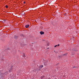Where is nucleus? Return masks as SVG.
<instances>
[{
	"label": "nucleus",
	"instance_id": "0eeeda50",
	"mask_svg": "<svg viewBox=\"0 0 79 79\" xmlns=\"http://www.w3.org/2000/svg\"><path fill=\"white\" fill-rule=\"evenodd\" d=\"M43 67H44V66L43 65H41V66H40V68H43Z\"/></svg>",
	"mask_w": 79,
	"mask_h": 79
},
{
	"label": "nucleus",
	"instance_id": "6e6552de",
	"mask_svg": "<svg viewBox=\"0 0 79 79\" xmlns=\"http://www.w3.org/2000/svg\"><path fill=\"white\" fill-rule=\"evenodd\" d=\"M44 65H47V63H45V62H44Z\"/></svg>",
	"mask_w": 79,
	"mask_h": 79
},
{
	"label": "nucleus",
	"instance_id": "7ed1b4c3",
	"mask_svg": "<svg viewBox=\"0 0 79 79\" xmlns=\"http://www.w3.org/2000/svg\"><path fill=\"white\" fill-rule=\"evenodd\" d=\"M41 79H44V78H45V76L44 75L43 76H41Z\"/></svg>",
	"mask_w": 79,
	"mask_h": 79
},
{
	"label": "nucleus",
	"instance_id": "9b49d317",
	"mask_svg": "<svg viewBox=\"0 0 79 79\" xmlns=\"http://www.w3.org/2000/svg\"><path fill=\"white\" fill-rule=\"evenodd\" d=\"M76 68V66H74V67H73V68Z\"/></svg>",
	"mask_w": 79,
	"mask_h": 79
},
{
	"label": "nucleus",
	"instance_id": "f03ea898",
	"mask_svg": "<svg viewBox=\"0 0 79 79\" xmlns=\"http://www.w3.org/2000/svg\"><path fill=\"white\" fill-rule=\"evenodd\" d=\"M40 34H41V35H42L44 34V32L42 31H41L40 32Z\"/></svg>",
	"mask_w": 79,
	"mask_h": 79
},
{
	"label": "nucleus",
	"instance_id": "39448f33",
	"mask_svg": "<svg viewBox=\"0 0 79 79\" xmlns=\"http://www.w3.org/2000/svg\"><path fill=\"white\" fill-rule=\"evenodd\" d=\"M2 75H3V74L1 73V76L0 77V78H2Z\"/></svg>",
	"mask_w": 79,
	"mask_h": 79
},
{
	"label": "nucleus",
	"instance_id": "423d86ee",
	"mask_svg": "<svg viewBox=\"0 0 79 79\" xmlns=\"http://www.w3.org/2000/svg\"><path fill=\"white\" fill-rule=\"evenodd\" d=\"M14 38L15 39H18V37H17V36H15V37H14Z\"/></svg>",
	"mask_w": 79,
	"mask_h": 79
},
{
	"label": "nucleus",
	"instance_id": "20e7f679",
	"mask_svg": "<svg viewBox=\"0 0 79 79\" xmlns=\"http://www.w3.org/2000/svg\"><path fill=\"white\" fill-rule=\"evenodd\" d=\"M59 45H60V44H58L57 45H56L54 47H58V46H59Z\"/></svg>",
	"mask_w": 79,
	"mask_h": 79
},
{
	"label": "nucleus",
	"instance_id": "f8f14e48",
	"mask_svg": "<svg viewBox=\"0 0 79 79\" xmlns=\"http://www.w3.org/2000/svg\"><path fill=\"white\" fill-rule=\"evenodd\" d=\"M45 79H50V78H45Z\"/></svg>",
	"mask_w": 79,
	"mask_h": 79
},
{
	"label": "nucleus",
	"instance_id": "f257e3e1",
	"mask_svg": "<svg viewBox=\"0 0 79 79\" xmlns=\"http://www.w3.org/2000/svg\"><path fill=\"white\" fill-rule=\"evenodd\" d=\"M29 27V25H26L25 26V27L26 28H28V27Z\"/></svg>",
	"mask_w": 79,
	"mask_h": 79
},
{
	"label": "nucleus",
	"instance_id": "9d476101",
	"mask_svg": "<svg viewBox=\"0 0 79 79\" xmlns=\"http://www.w3.org/2000/svg\"><path fill=\"white\" fill-rule=\"evenodd\" d=\"M24 4H25V3H26V2H24Z\"/></svg>",
	"mask_w": 79,
	"mask_h": 79
},
{
	"label": "nucleus",
	"instance_id": "1a4fd4ad",
	"mask_svg": "<svg viewBox=\"0 0 79 79\" xmlns=\"http://www.w3.org/2000/svg\"><path fill=\"white\" fill-rule=\"evenodd\" d=\"M6 8H8V6L7 5H6Z\"/></svg>",
	"mask_w": 79,
	"mask_h": 79
}]
</instances>
